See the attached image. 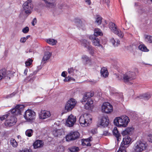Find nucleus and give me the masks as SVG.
Segmentation results:
<instances>
[{"mask_svg":"<svg viewBox=\"0 0 152 152\" xmlns=\"http://www.w3.org/2000/svg\"><path fill=\"white\" fill-rule=\"evenodd\" d=\"M24 108L23 105H17L11 111V113H8L7 119L5 121L6 126H11L14 125L17 121V119L15 115L21 114Z\"/></svg>","mask_w":152,"mask_h":152,"instance_id":"1","label":"nucleus"},{"mask_svg":"<svg viewBox=\"0 0 152 152\" xmlns=\"http://www.w3.org/2000/svg\"><path fill=\"white\" fill-rule=\"evenodd\" d=\"M129 118L125 115L116 117L114 121V123L115 125L119 127H126L129 122Z\"/></svg>","mask_w":152,"mask_h":152,"instance_id":"2","label":"nucleus"},{"mask_svg":"<svg viewBox=\"0 0 152 152\" xmlns=\"http://www.w3.org/2000/svg\"><path fill=\"white\" fill-rule=\"evenodd\" d=\"M92 117L89 114L85 113L82 115L79 119V122L82 126L84 127L88 126L91 123Z\"/></svg>","mask_w":152,"mask_h":152,"instance_id":"3","label":"nucleus"},{"mask_svg":"<svg viewBox=\"0 0 152 152\" xmlns=\"http://www.w3.org/2000/svg\"><path fill=\"white\" fill-rule=\"evenodd\" d=\"M147 144L146 142L141 140L137 141L133 147V152H142L146 149Z\"/></svg>","mask_w":152,"mask_h":152,"instance_id":"4","label":"nucleus"},{"mask_svg":"<svg viewBox=\"0 0 152 152\" xmlns=\"http://www.w3.org/2000/svg\"><path fill=\"white\" fill-rule=\"evenodd\" d=\"M135 74L134 72L129 71L123 75V80L125 83H128L135 78Z\"/></svg>","mask_w":152,"mask_h":152,"instance_id":"5","label":"nucleus"},{"mask_svg":"<svg viewBox=\"0 0 152 152\" xmlns=\"http://www.w3.org/2000/svg\"><path fill=\"white\" fill-rule=\"evenodd\" d=\"M35 115V113L34 111L30 110H28L25 111L23 116L26 120L32 121L34 119Z\"/></svg>","mask_w":152,"mask_h":152,"instance_id":"6","label":"nucleus"},{"mask_svg":"<svg viewBox=\"0 0 152 152\" xmlns=\"http://www.w3.org/2000/svg\"><path fill=\"white\" fill-rule=\"evenodd\" d=\"M31 1V0H28L23 5V8L25 13L26 14H30L31 13V10L33 7Z\"/></svg>","mask_w":152,"mask_h":152,"instance_id":"7","label":"nucleus"},{"mask_svg":"<svg viewBox=\"0 0 152 152\" xmlns=\"http://www.w3.org/2000/svg\"><path fill=\"white\" fill-rule=\"evenodd\" d=\"M110 28L111 31L114 32L115 34L117 35L120 37L122 38L124 35L123 33L120 30L118 29L115 25L114 23L110 22L109 23Z\"/></svg>","mask_w":152,"mask_h":152,"instance_id":"8","label":"nucleus"},{"mask_svg":"<svg viewBox=\"0 0 152 152\" xmlns=\"http://www.w3.org/2000/svg\"><path fill=\"white\" fill-rule=\"evenodd\" d=\"M75 100L73 98H71L68 100L65 104V110L67 112H69L71 110L75 107L76 104Z\"/></svg>","mask_w":152,"mask_h":152,"instance_id":"9","label":"nucleus"},{"mask_svg":"<svg viewBox=\"0 0 152 152\" xmlns=\"http://www.w3.org/2000/svg\"><path fill=\"white\" fill-rule=\"evenodd\" d=\"M112 106L108 102L103 103L102 106V111L103 113H109L113 111Z\"/></svg>","mask_w":152,"mask_h":152,"instance_id":"10","label":"nucleus"},{"mask_svg":"<svg viewBox=\"0 0 152 152\" xmlns=\"http://www.w3.org/2000/svg\"><path fill=\"white\" fill-rule=\"evenodd\" d=\"M80 133L77 132H71L66 136V140L67 141L76 140L79 138Z\"/></svg>","mask_w":152,"mask_h":152,"instance_id":"11","label":"nucleus"},{"mask_svg":"<svg viewBox=\"0 0 152 152\" xmlns=\"http://www.w3.org/2000/svg\"><path fill=\"white\" fill-rule=\"evenodd\" d=\"M76 119L75 116L72 115L69 116L66 122V125L69 127H72L75 123Z\"/></svg>","mask_w":152,"mask_h":152,"instance_id":"12","label":"nucleus"},{"mask_svg":"<svg viewBox=\"0 0 152 152\" xmlns=\"http://www.w3.org/2000/svg\"><path fill=\"white\" fill-rule=\"evenodd\" d=\"M81 45L87 48L91 53H94V50L93 49L92 47L90 45V43L86 39H82L80 40Z\"/></svg>","mask_w":152,"mask_h":152,"instance_id":"13","label":"nucleus"},{"mask_svg":"<svg viewBox=\"0 0 152 152\" xmlns=\"http://www.w3.org/2000/svg\"><path fill=\"white\" fill-rule=\"evenodd\" d=\"M109 122V120L107 117H103L98 123V125L99 127H106L108 125Z\"/></svg>","mask_w":152,"mask_h":152,"instance_id":"14","label":"nucleus"},{"mask_svg":"<svg viewBox=\"0 0 152 152\" xmlns=\"http://www.w3.org/2000/svg\"><path fill=\"white\" fill-rule=\"evenodd\" d=\"M51 114L49 111L42 110L39 114V118L41 119H45L50 117Z\"/></svg>","mask_w":152,"mask_h":152,"instance_id":"15","label":"nucleus"},{"mask_svg":"<svg viewBox=\"0 0 152 152\" xmlns=\"http://www.w3.org/2000/svg\"><path fill=\"white\" fill-rule=\"evenodd\" d=\"M89 39L91 40L93 45L95 46H100L101 45L100 44V40L96 37L93 35L89 36Z\"/></svg>","mask_w":152,"mask_h":152,"instance_id":"16","label":"nucleus"},{"mask_svg":"<svg viewBox=\"0 0 152 152\" xmlns=\"http://www.w3.org/2000/svg\"><path fill=\"white\" fill-rule=\"evenodd\" d=\"M56 0H42L47 7L49 8L54 7L56 6Z\"/></svg>","mask_w":152,"mask_h":152,"instance_id":"17","label":"nucleus"},{"mask_svg":"<svg viewBox=\"0 0 152 152\" xmlns=\"http://www.w3.org/2000/svg\"><path fill=\"white\" fill-rule=\"evenodd\" d=\"M131 139L129 137L126 136L123 139L121 145L123 147H126L127 148L129 146V144L130 143Z\"/></svg>","mask_w":152,"mask_h":152,"instance_id":"18","label":"nucleus"},{"mask_svg":"<svg viewBox=\"0 0 152 152\" xmlns=\"http://www.w3.org/2000/svg\"><path fill=\"white\" fill-rule=\"evenodd\" d=\"M43 145L44 142L41 140H37L33 143V146L35 149L42 147Z\"/></svg>","mask_w":152,"mask_h":152,"instance_id":"19","label":"nucleus"},{"mask_svg":"<svg viewBox=\"0 0 152 152\" xmlns=\"http://www.w3.org/2000/svg\"><path fill=\"white\" fill-rule=\"evenodd\" d=\"M94 96V93L92 92H87L85 94L83 98L82 99V102H85L88 98H90Z\"/></svg>","mask_w":152,"mask_h":152,"instance_id":"20","label":"nucleus"},{"mask_svg":"<svg viewBox=\"0 0 152 152\" xmlns=\"http://www.w3.org/2000/svg\"><path fill=\"white\" fill-rule=\"evenodd\" d=\"M100 73L101 75L104 77H106L108 75V73L106 68L103 67L102 68L101 70Z\"/></svg>","mask_w":152,"mask_h":152,"instance_id":"21","label":"nucleus"},{"mask_svg":"<svg viewBox=\"0 0 152 152\" xmlns=\"http://www.w3.org/2000/svg\"><path fill=\"white\" fill-rule=\"evenodd\" d=\"M151 96L149 93H148L140 96L138 98L140 99H143L145 100H148L151 97Z\"/></svg>","mask_w":152,"mask_h":152,"instance_id":"22","label":"nucleus"},{"mask_svg":"<svg viewBox=\"0 0 152 152\" xmlns=\"http://www.w3.org/2000/svg\"><path fill=\"white\" fill-rule=\"evenodd\" d=\"M134 130V129L133 127L127 128L126 129L122 132V134L124 135L129 134L131 132L133 131Z\"/></svg>","mask_w":152,"mask_h":152,"instance_id":"23","label":"nucleus"},{"mask_svg":"<svg viewBox=\"0 0 152 152\" xmlns=\"http://www.w3.org/2000/svg\"><path fill=\"white\" fill-rule=\"evenodd\" d=\"M93 103V101L91 99H89L88 100L87 102L85 105V107L86 109H89L91 106V105Z\"/></svg>","mask_w":152,"mask_h":152,"instance_id":"24","label":"nucleus"},{"mask_svg":"<svg viewBox=\"0 0 152 152\" xmlns=\"http://www.w3.org/2000/svg\"><path fill=\"white\" fill-rule=\"evenodd\" d=\"M51 54L49 52H47L45 53V55L42 59V61H45L48 60L50 58Z\"/></svg>","mask_w":152,"mask_h":152,"instance_id":"25","label":"nucleus"},{"mask_svg":"<svg viewBox=\"0 0 152 152\" xmlns=\"http://www.w3.org/2000/svg\"><path fill=\"white\" fill-rule=\"evenodd\" d=\"M91 137H90L89 138L85 139L82 142V145H86L87 146H90L91 144L89 142L91 141Z\"/></svg>","mask_w":152,"mask_h":152,"instance_id":"26","label":"nucleus"},{"mask_svg":"<svg viewBox=\"0 0 152 152\" xmlns=\"http://www.w3.org/2000/svg\"><path fill=\"white\" fill-rule=\"evenodd\" d=\"M53 133L55 137H57L61 135L62 131L60 129H55L53 131Z\"/></svg>","mask_w":152,"mask_h":152,"instance_id":"27","label":"nucleus"},{"mask_svg":"<svg viewBox=\"0 0 152 152\" xmlns=\"http://www.w3.org/2000/svg\"><path fill=\"white\" fill-rule=\"evenodd\" d=\"M6 70L5 69H1L0 70V80L6 77Z\"/></svg>","mask_w":152,"mask_h":152,"instance_id":"28","label":"nucleus"},{"mask_svg":"<svg viewBox=\"0 0 152 152\" xmlns=\"http://www.w3.org/2000/svg\"><path fill=\"white\" fill-rule=\"evenodd\" d=\"M102 34L101 30L98 28H95L94 31V35L95 37H97L99 35L101 36Z\"/></svg>","mask_w":152,"mask_h":152,"instance_id":"29","label":"nucleus"},{"mask_svg":"<svg viewBox=\"0 0 152 152\" xmlns=\"http://www.w3.org/2000/svg\"><path fill=\"white\" fill-rule=\"evenodd\" d=\"M46 42L48 44L53 45H55L57 42V41L56 40L53 39H47Z\"/></svg>","mask_w":152,"mask_h":152,"instance_id":"30","label":"nucleus"},{"mask_svg":"<svg viewBox=\"0 0 152 152\" xmlns=\"http://www.w3.org/2000/svg\"><path fill=\"white\" fill-rule=\"evenodd\" d=\"M76 22H77V26L80 28H83L85 26V23H83V22L80 19H77Z\"/></svg>","mask_w":152,"mask_h":152,"instance_id":"31","label":"nucleus"},{"mask_svg":"<svg viewBox=\"0 0 152 152\" xmlns=\"http://www.w3.org/2000/svg\"><path fill=\"white\" fill-rule=\"evenodd\" d=\"M82 58L86 64L90 61L89 58L86 55H83L82 57Z\"/></svg>","mask_w":152,"mask_h":152,"instance_id":"32","label":"nucleus"},{"mask_svg":"<svg viewBox=\"0 0 152 152\" xmlns=\"http://www.w3.org/2000/svg\"><path fill=\"white\" fill-rule=\"evenodd\" d=\"M11 145L14 147H16L18 145L17 142L14 138H11L10 141Z\"/></svg>","mask_w":152,"mask_h":152,"instance_id":"33","label":"nucleus"},{"mask_svg":"<svg viewBox=\"0 0 152 152\" xmlns=\"http://www.w3.org/2000/svg\"><path fill=\"white\" fill-rule=\"evenodd\" d=\"M145 38L146 42L148 43L152 44V36L150 35H146Z\"/></svg>","mask_w":152,"mask_h":152,"instance_id":"34","label":"nucleus"},{"mask_svg":"<svg viewBox=\"0 0 152 152\" xmlns=\"http://www.w3.org/2000/svg\"><path fill=\"white\" fill-rule=\"evenodd\" d=\"M113 134L115 136H120V134L118 131L117 128L116 127H115L113 130Z\"/></svg>","mask_w":152,"mask_h":152,"instance_id":"35","label":"nucleus"},{"mask_svg":"<svg viewBox=\"0 0 152 152\" xmlns=\"http://www.w3.org/2000/svg\"><path fill=\"white\" fill-rule=\"evenodd\" d=\"M33 133V131L31 129H28L25 132L26 135L28 137H31L32 136Z\"/></svg>","mask_w":152,"mask_h":152,"instance_id":"36","label":"nucleus"},{"mask_svg":"<svg viewBox=\"0 0 152 152\" xmlns=\"http://www.w3.org/2000/svg\"><path fill=\"white\" fill-rule=\"evenodd\" d=\"M68 149L71 152H76L79 150L78 147L74 146L70 147Z\"/></svg>","mask_w":152,"mask_h":152,"instance_id":"37","label":"nucleus"},{"mask_svg":"<svg viewBox=\"0 0 152 152\" xmlns=\"http://www.w3.org/2000/svg\"><path fill=\"white\" fill-rule=\"evenodd\" d=\"M138 48L139 49L143 51L146 52L148 50L146 47L144 45H140L138 47Z\"/></svg>","mask_w":152,"mask_h":152,"instance_id":"38","label":"nucleus"},{"mask_svg":"<svg viewBox=\"0 0 152 152\" xmlns=\"http://www.w3.org/2000/svg\"><path fill=\"white\" fill-rule=\"evenodd\" d=\"M102 18L100 16H97L96 19L95 23L98 25H100L102 23Z\"/></svg>","mask_w":152,"mask_h":152,"instance_id":"39","label":"nucleus"},{"mask_svg":"<svg viewBox=\"0 0 152 152\" xmlns=\"http://www.w3.org/2000/svg\"><path fill=\"white\" fill-rule=\"evenodd\" d=\"M126 147H123L121 145L117 152H126Z\"/></svg>","mask_w":152,"mask_h":152,"instance_id":"40","label":"nucleus"},{"mask_svg":"<svg viewBox=\"0 0 152 152\" xmlns=\"http://www.w3.org/2000/svg\"><path fill=\"white\" fill-rule=\"evenodd\" d=\"M33 60L31 59H29L28 61L26 62L25 64L27 66H29L30 65L32 62Z\"/></svg>","mask_w":152,"mask_h":152,"instance_id":"41","label":"nucleus"},{"mask_svg":"<svg viewBox=\"0 0 152 152\" xmlns=\"http://www.w3.org/2000/svg\"><path fill=\"white\" fill-rule=\"evenodd\" d=\"M8 113L4 115L1 116H0V119L1 121H3L6 118H7Z\"/></svg>","mask_w":152,"mask_h":152,"instance_id":"42","label":"nucleus"},{"mask_svg":"<svg viewBox=\"0 0 152 152\" xmlns=\"http://www.w3.org/2000/svg\"><path fill=\"white\" fill-rule=\"evenodd\" d=\"M28 31L29 28L27 26L24 28L22 30L23 32L24 33H28Z\"/></svg>","mask_w":152,"mask_h":152,"instance_id":"43","label":"nucleus"},{"mask_svg":"<svg viewBox=\"0 0 152 152\" xmlns=\"http://www.w3.org/2000/svg\"><path fill=\"white\" fill-rule=\"evenodd\" d=\"M74 69L73 68H71L69 69H68V72L69 74L73 75Z\"/></svg>","mask_w":152,"mask_h":152,"instance_id":"44","label":"nucleus"},{"mask_svg":"<svg viewBox=\"0 0 152 152\" xmlns=\"http://www.w3.org/2000/svg\"><path fill=\"white\" fill-rule=\"evenodd\" d=\"M16 94V93L15 92H14L13 93L9 94L7 96H6V98H11L12 97V96H14L15 95V94Z\"/></svg>","mask_w":152,"mask_h":152,"instance_id":"45","label":"nucleus"},{"mask_svg":"<svg viewBox=\"0 0 152 152\" xmlns=\"http://www.w3.org/2000/svg\"><path fill=\"white\" fill-rule=\"evenodd\" d=\"M148 140L151 142H152V134H150L148 136Z\"/></svg>","mask_w":152,"mask_h":152,"instance_id":"46","label":"nucleus"},{"mask_svg":"<svg viewBox=\"0 0 152 152\" xmlns=\"http://www.w3.org/2000/svg\"><path fill=\"white\" fill-rule=\"evenodd\" d=\"M37 23V20L36 18H34L31 24L33 26H34Z\"/></svg>","mask_w":152,"mask_h":152,"instance_id":"47","label":"nucleus"},{"mask_svg":"<svg viewBox=\"0 0 152 152\" xmlns=\"http://www.w3.org/2000/svg\"><path fill=\"white\" fill-rule=\"evenodd\" d=\"M111 42L113 44V45L114 46H116V45H115L116 41H115V40L113 38L111 39Z\"/></svg>","mask_w":152,"mask_h":152,"instance_id":"48","label":"nucleus"},{"mask_svg":"<svg viewBox=\"0 0 152 152\" xmlns=\"http://www.w3.org/2000/svg\"><path fill=\"white\" fill-rule=\"evenodd\" d=\"M91 132L92 134H94L97 133V130L96 129H93L91 130Z\"/></svg>","mask_w":152,"mask_h":152,"instance_id":"49","label":"nucleus"},{"mask_svg":"<svg viewBox=\"0 0 152 152\" xmlns=\"http://www.w3.org/2000/svg\"><path fill=\"white\" fill-rule=\"evenodd\" d=\"M61 8L66 9L68 8V7L66 5L64 4L61 5Z\"/></svg>","mask_w":152,"mask_h":152,"instance_id":"50","label":"nucleus"},{"mask_svg":"<svg viewBox=\"0 0 152 152\" xmlns=\"http://www.w3.org/2000/svg\"><path fill=\"white\" fill-rule=\"evenodd\" d=\"M26 39L25 37L21 38L20 40V42L22 43H24L26 41Z\"/></svg>","mask_w":152,"mask_h":152,"instance_id":"51","label":"nucleus"},{"mask_svg":"<svg viewBox=\"0 0 152 152\" xmlns=\"http://www.w3.org/2000/svg\"><path fill=\"white\" fill-rule=\"evenodd\" d=\"M70 77H68L65 78L64 80V82H67L68 81L70 80Z\"/></svg>","mask_w":152,"mask_h":152,"instance_id":"52","label":"nucleus"},{"mask_svg":"<svg viewBox=\"0 0 152 152\" xmlns=\"http://www.w3.org/2000/svg\"><path fill=\"white\" fill-rule=\"evenodd\" d=\"M109 134L108 132L107 131H105L103 132V135L106 136L108 135Z\"/></svg>","mask_w":152,"mask_h":152,"instance_id":"53","label":"nucleus"},{"mask_svg":"<svg viewBox=\"0 0 152 152\" xmlns=\"http://www.w3.org/2000/svg\"><path fill=\"white\" fill-rule=\"evenodd\" d=\"M61 76L64 77H65L66 76V72H63L61 74Z\"/></svg>","mask_w":152,"mask_h":152,"instance_id":"54","label":"nucleus"},{"mask_svg":"<svg viewBox=\"0 0 152 152\" xmlns=\"http://www.w3.org/2000/svg\"><path fill=\"white\" fill-rule=\"evenodd\" d=\"M103 1L107 5H108L109 3L110 2V1L109 0H103Z\"/></svg>","mask_w":152,"mask_h":152,"instance_id":"55","label":"nucleus"},{"mask_svg":"<svg viewBox=\"0 0 152 152\" xmlns=\"http://www.w3.org/2000/svg\"><path fill=\"white\" fill-rule=\"evenodd\" d=\"M120 41L118 40H116L115 42L116 46H117L118 45L120 44Z\"/></svg>","mask_w":152,"mask_h":152,"instance_id":"56","label":"nucleus"},{"mask_svg":"<svg viewBox=\"0 0 152 152\" xmlns=\"http://www.w3.org/2000/svg\"><path fill=\"white\" fill-rule=\"evenodd\" d=\"M121 137V135L120 136H115V137L117 138V140L118 141H119L121 139V138H120V137Z\"/></svg>","mask_w":152,"mask_h":152,"instance_id":"57","label":"nucleus"},{"mask_svg":"<svg viewBox=\"0 0 152 152\" xmlns=\"http://www.w3.org/2000/svg\"><path fill=\"white\" fill-rule=\"evenodd\" d=\"M85 1L88 5H90L91 3L90 0H85Z\"/></svg>","mask_w":152,"mask_h":152,"instance_id":"58","label":"nucleus"},{"mask_svg":"<svg viewBox=\"0 0 152 152\" xmlns=\"http://www.w3.org/2000/svg\"><path fill=\"white\" fill-rule=\"evenodd\" d=\"M27 72H28V69H25V70H24V74L25 75H26Z\"/></svg>","mask_w":152,"mask_h":152,"instance_id":"59","label":"nucleus"},{"mask_svg":"<svg viewBox=\"0 0 152 152\" xmlns=\"http://www.w3.org/2000/svg\"><path fill=\"white\" fill-rule=\"evenodd\" d=\"M23 151L24 152H29V150L27 149H25Z\"/></svg>","mask_w":152,"mask_h":152,"instance_id":"60","label":"nucleus"},{"mask_svg":"<svg viewBox=\"0 0 152 152\" xmlns=\"http://www.w3.org/2000/svg\"><path fill=\"white\" fill-rule=\"evenodd\" d=\"M30 37V36L28 35L26 37H25V38L26 39V40L28 39Z\"/></svg>","mask_w":152,"mask_h":152,"instance_id":"61","label":"nucleus"},{"mask_svg":"<svg viewBox=\"0 0 152 152\" xmlns=\"http://www.w3.org/2000/svg\"><path fill=\"white\" fill-rule=\"evenodd\" d=\"M32 52V49H30L29 50V52Z\"/></svg>","mask_w":152,"mask_h":152,"instance_id":"62","label":"nucleus"},{"mask_svg":"<svg viewBox=\"0 0 152 152\" xmlns=\"http://www.w3.org/2000/svg\"><path fill=\"white\" fill-rule=\"evenodd\" d=\"M17 137L18 139H19L21 138V136L20 135H19L17 136Z\"/></svg>","mask_w":152,"mask_h":152,"instance_id":"63","label":"nucleus"},{"mask_svg":"<svg viewBox=\"0 0 152 152\" xmlns=\"http://www.w3.org/2000/svg\"><path fill=\"white\" fill-rule=\"evenodd\" d=\"M19 152H24L23 150L20 151Z\"/></svg>","mask_w":152,"mask_h":152,"instance_id":"64","label":"nucleus"}]
</instances>
